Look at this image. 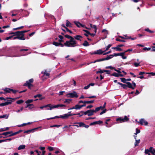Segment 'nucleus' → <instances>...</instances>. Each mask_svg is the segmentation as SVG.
I'll list each match as a JSON object with an SVG mask.
<instances>
[{"label": "nucleus", "instance_id": "nucleus-1", "mask_svg": "<svg viewBox=\"0 0 155 155\" xmlns=\"http://www.w3.org/2000/svg\"><path fill=\"white\" fill-rule=\"evenodd\" d=\"M77 43L74 38L66 41L64 43V45L68 47H73L77 46Z\"/></svg>", "mask_w": 155, "mask_h": 155}, {"label": "nucleus", "instance_id": "nucleus-2", "mask_svg": "<svg viewBox=\"0 0 155 155\" xmlns=\"http://www.w3.org/2000/svg\"><path fill=\"white\" fill-rule=\"evenodd\" d=\"M33 79H31L28 81H26L24 85L26 86H27L29 89H31V87L33 86V85L31 84L33 82Z\"/></svg>", "mask_w": 155, "mask_h": 155}, {"label": "nucleus", "instance_id": "nucleus-3", "mask_svg": "<svg viewBox=\"0 0 155 155\" xmlns=\"http://www.w3.org/2000/svg\"><path fill=\"white\" fill-rule=\"evenodd\" d=\"M71 112H69L67 114H64L60 115V117L61 118H62V119H67L68 117H69L75 115L76 114H71L70 113Z\"/></svg>", "mask_w": 155, "mask_h": 155}, {"label": "nucleus", "instance_id": "nucleus-4", "mask_svg": "<svg viewBox=\"0 0 155 155\" xmlns=\"http://www.w3.org/2000/svg\"><path fill=\"white\" fill-rule=\"evenodd\" d=\"M66 96L68 97L73 98L74 97H77L78 96L76 92L74 91L72 93H69L66 95Z\"/></svg>", "mask_w": 155, "mask_h": 155}, {"label": "nucleus", "instance_id": "nucleus-5", "mask_svg": "<svg viewBox=\"0 0 155 155\" xmlns=\"http://www.w3.org/2000/svg\"><path fill=\"white\" fill-rule=\"evenodd\" d=\"M129 120V118L126 116H125L124 118L120 117L116 119L117 121H119L120 123H122L127 121Z\"/></svg>", "mask_w": 155, "mask_h": 155}, {"label": "nucleus", "instance_id": "nucleus-6", "mask_svg": "<svg viewBox=\"0 0 155 155\" xmlns=\"http://www.w3.org/2000/svg\"><path fill=\"white\" fill-rule=\"evenodd\" d=\"M105 51H103L101 49H99L93 52H91L90 54L91 55L97 54H101Z\"/></svg>", "mask_w": 155, "mask_h": 155}, {"label": "nucleus", "instance_id": "nucleus-7", "mask_svg": "<svg viewBox=\"0 0 155 155\" xmlns=\"http://www.w3.org/2000/svg\"><path fill=\"white\" fill-rule=\"evenodd\" d=\"M127 87H128L129 88H131L133 89H134L135 87H136V84L135 83L133 82V86L132 84L130 82H127Z\"/></svg>", "mask_w": 155, "mask_h": 155}, {"label": "nucleus", "instance_id": "nucleus-8", "mask_svg": "<svg viewBox=\"0 0 155 155\" xmlns=\"http://www.w3.org/2000/svg\"><path fill=\"white\" fill-rule=\"evenodd\" d=\"M138 123L142 125H147L148 124V122L146 121L144 119H141Z\"/></svg>", "mask_w": 155, "mask_h": 155}, {"label": "nucleus", "instance_id": "nucleus-9", "mask_svg": "<svg viewBox=\"0 0 155 155\" xmlns=\"http://www.w3.org/2000/svg\"><path fill=\"white\" fill-rule=\"evenodd\" d=\"M102 123H103V122L102 121L99 120V121H97L94 122H93L90 123V125L92 126V125L96 124H100Z\"/></svg>", "mask_w": 155, "mask_h": 155}, {"label": "nucleus", "instance_id": "nucleus-10", "mask_svg": "<svg viewBox=\"0 0 155 155\" xmlns=\"http://www.w3.org/2000/svg\"><path fill=\"white\" fill-rule=\"evenodd\" d=\"M88 116H91L92 115H94V110L93 109H90L88 110Z\"/></svg>", "mask_w": 155, "mask_h": 155}, {"label": "nucleus", "instance_id": "nucleus-11", "mask_svg": "<svg viewBox=\"0 0 155 155\" xmlns=\"http://www.w3.org/2000/svg\"><path fill=\"white\" fill-rule=\"evenodd\" d=\"M137 62H135L132 64L136 67H137L140 66V62L139 61V59H137Z\"/></svg>", "mask_w": 155, "mask_h": 155}, {"label": "nucleus", "instance_id": "nucleus-12", "mask_svg": "<svg viewBox=\"0 0 155 155\" xmlns=\"http://www.w3.org/2000/svg\"><path fill=\"white\" fill-rule=\"evenodd\" d=\"M48 107H49V110H51L52 109H54L55 108H57V105H51V104H47Z\"/></svg>", "mask_w": 155, "mask_h": 155}, {"label": "nucleus", "instance_id": "nucleus-13", "mask_svg": "<svg viewBox=\"0 0 155 155\" xmlns=\"http://www.w3.org/2000/svg\"><path fill=\"white\" fill-rule=\"evenodd\" d=\"M15 35L19 36H23L24 37V34H22V32L21 31H18L15 32Z\"/></svg>", "mask_w": 155, "mask_h": 155}, {"label": "nucleus", "instance_id": "nucleus-14", "mask_svg": "<svg viewBox=\"0 0 155 155\" xmlns=\"http://www.w3.org/2000/svg\"><path fill=\"white\" fill-rule=\"evenodd\" d=\"M10 99L11 100H8L6 102V103L7 104V105L11 104L12 102V100H14V98H10V97H7L6 99Z\"/></svg>", "mask_w": 155, "mask_h": 155}, {"label": "nucleus", "instance_id": "nucleus-15", "mask_svg": "<svg viewBox=\"0 0 155 155\" xmlns=\"http://www.w3.org/2000/svg\"><path fill=\"white\" fill-rule=\"evenodd\" d=\"M74 38L75 39L80 41H81L82 38V37L80 35H77L75 36Z\"/></svg>", "mask_w": 155, "mask_h": 155}, {"label": "nucleus", "instance_id": "nucleus-16", "mask_svg": "<svg viewBox=\"0 0 155 155\" xmlns=\"http://www.w3.org/2000/svg\"><path fill=\"white\" fill-rule=\"evenodd\" d=\"M64 103L66 104H68L70 103L71 101H72V100L70 99H64Z\"/></svg>", "mask_w": 155, "mask_h": 155}, {"label": "nucleus", "instance_id": "nucleus-17", "mask_svg": "<svg viewBox=\"0 0 155 155\" xmlns=\"http://www.w3.org/2000/svg\"><path fill=\"white\" fill-rule=\"evenodd\" d=\"M150 152H151L153 155L155 154V150L153 148L151 147L150 148Z\"/></svg>", "mask_w": 155, "mask_h": 155}, {"label": "nucleus", "instance_id": "nucleus-18", "mask_svg": "<svg viewBox=\"0 0 155 155\" xmlns=\"http://www.w3.org/2000/svg\"><path fill=\"white\" fill-rule=\"evenodd\" d=\"M91 27L94 29V32L95 33L97 32V28L96 26L95 25H92V24H90Z\"/></svg>", "mask_w": 155, "mask_h": 155}, {"label": "nucleus", "instance_id": "nucleus-19", "mask_svg": "<svg viewBox=\"0 0 155 155\" xmlns=\"http://www.w3.org/2000/svg\"><path fill=\"white\" fill-rule=\"evenodd\" d=\"M12 133V131L7 132L1 134L0 135L7 136L8 134H11Z\"/></svg>", "mask_w": 155, "mask_h": 155}, {"label": "nucleus", "instance_id": "nucleus-20", "mask_svg": "<svg viewBox=\"0 0 155 155\" xmlns=\"http://www.w3.org/2000/svg\"><path fill=\"white\" fill-rule=\"evenodd\" d=\"M25 147V146L24 145H20L18 148V150L24 149Z\"/></svg>", "mask_w": 155, "mask_h": 155}, {"label": "nucleus", "instance_id": "nucleus-21", "mask_svg": "<svg viewBox=\"0 0 155 155\" xmlns=\"http://www.w3.org/2000/svg\"><path fill=\"white\" fill-rule=\"evenodd\" d=\"M117 84L120 85L124 89L126 88L127 87V85L123 84L120 82H118Z\"/></svg>", "mask_w": 155, "mask_h": 155}, {"label": "nucleus", "instance_id": "nucleus-22", "mask_svg": "<svg viewBox=\"0 0 155 155\" xmlns=\"http://www.w3.org/2000/svg\"><path fill=\"white\" fill-rule=\"evenodd\" d=\"M28 107L29 109H31L34 107V105L32 104H28L26 107Z\"/></svg>", "mask_w": 155, "mask_h": 155}, {"label": "nucleus", "instance_id": "nucleus-23", "mask_svg": "<svg viewBox=\"0 0 155 155\" xmlns=\"http://www.w3.org/2000/svg\"><path fill=\"white\" fill-rule=\"evenodd\" d=\"M17 39L19 40H25V39L24 37L23 36H17Z\"/></svg>", "mask_w": 155, "mask_h": 155}, {"label": "nucleus", "instance_id": "nucleus-24", "mask_svg": "<svg viewBox=\"0 0 155 155\" xmlns=\"http://www.w3.org/2000/svg\"><path fill=\"white\" fill-rule=\"evenodd\" d=\"M102 106H100L99 107L96 108L95 110H94V113H96L97 112L99 111L101 109Z\"/></svg>", "mask_w": 155, "mask_h": 155}, {"label": "nucleus", "instance_id": "nucleus-25", "mask_svg": "<svg viewBox=\"0 0 155 155\" xmlns=\"http://www.w3.org/2000/svg\"><path fill=\"white\" fill-rule=\"evenodd\" d=\"M74 23L78 27H80L81 25H82V24L78 21H74Z\"/></svg>", "mask_w": 155, "mask_h": 155}, {"label": "nucleus", "instance_id": "nucleus-26", "mask_svg": "<svg viewBox=\"0 0 155 155\" xmlns=\"http://www.w3.org/2000/svg\"><path fill=\"white\" fill-rule=\"evenodd\" d=\"M4 90L6 93H10L11 91V89L6 88Z\"/></svg>", "mask_w": 155, "mask_h": 155}, {"label": "nucleus", "instance_id": "nucleus-27", "mask_svg": "<svg viewBox=\"0 0 155 155\" xmlns=\"http://www.w3.org/2000/svg\"><path fill=\"white\" fill-rule=\"evenodd\" d=\"M8 117V115L5 114L3 115L0 116V118H5L7 119Z\"/></svg>", "mask_w": 155, "mask_h": 155}, {"label": "nucleus", "instance_id": "nucleus-28", "mask_svg": "<svg viewBox=\"0 0 155 155\" xmlns=\"http://www.w3.org/2000/svg\"><path fill=\"white\" fill-rule=\"evenodd\" d=\"M112 49H116L117 51H121L122 50L121 48H119L117 46V47H112Z\"/></svg>", "mask_w": 155, "mask_h": 155}, {"label": "nucleus", "instance_id": "nucleus-29", "mask_svg": "<svg viewBox=\"0 0 155 155\" xmlns=\"http://www.w3.org/2000/svg\"><path fill=\"white\" fill-rule=\"evenodd\" d=\"M136 141L135 142V146L136 147L138 145V144L140 143V140L139 139L137 140V139L135 140Z\"/></svg>", "mask_w": 155, "mask_h": 155}, {"label": "nucleus", "instance_id": "nucleus-30", "mask_svg": "<svg viewBox=\"0 0 155 155\" xmlns=\"http://www.w3.org/2000/svg\"><path fill=\"white\" fill-rule=\"evenodd\" d=\"M120 54H121L120 55V56H121L123 59H126L127 58V57L124 56V55L125 54L124 52L120 53Z\"/></svg>", "mask_w": 155, "mask_h": 155}, {"label": "nucleus", "instance_id": "nucleus-31", "mask_svg": "<svg viewBox=\"0 0 155 155\" xmlns=\"http://www.w3.org/2000/svg\"><path fill=\"white\" fill-rule=\"evenodd\" d=\"M75 109L76 110H79L81 109V105L79 104H76L75 105Z\"/></svg>", "mask_w": 155, "mask_h": 155}, {"label": "nucleus", "instance_id": "nucleus-32", "mask_svg": "<svg viewBox=\"0 0 155 155\" xmlns=\"http://www.w3.org/2000/svg\"><path fill=\"white\" fill-rule=\"evenodd\" d=\"M113 57H114V56H113V55H110L109 56H107L106 58H105V59H106V60H108L109 59H110L112 58Z\"/></svg>", "mask_w": 155, "mask_h": 155}, {"label": "nucleus", "instance_id": "nucleus-33", "mask_svg": "<svg viewBox=\"0 0 155 155\" xmlns=\"http://www.w3.org/2000/svg\"><path fill=\"white\" fill-rule=\"evenodd\" d=\"M83 45L85 46H88L89 45L87 41H85L84 43H83Z\"/></svg>", "mask_w": 155, "mask_h": 155}, {"label": "nucleus", "instance_id": "nucleus-34", "mask_svg": "<svg viewBox=\"0 0 155 155\" xmlns=\"http://www.w3.org/2000/svg\"><path fill=\"white\" fill-rule=\"evenodd\" d=\"M94 100L88 101H85L84 102L85 103V104H89L93 103H94Z\"/></svg>", "mask_w": 155, "mask_h": 155}, {"label": "nucleus", "instance_id": "nucleus-35", "mask_svg": "<svg viewBox=\"0 0 155 155\" xmlns=\"http://www.w3.org/2000/svg\"><path fill=\"white\" fill-rule=\"evenodd\" d=\"M104 72V70H101L99 69V70L96 72L97 73H103Z\"/></svg>", "mask_w": 155, "mask_h": 155}, {"label": "nucleus", "instance_id": "nucleus-36", "mask_svg": "<svg viewBox=\"0 0 155 155\" xmlns=\"http://www.w3.org/2000/svg\"><path fill=\"white\" fill-rule=\"evenodd\" d=\"M112 46V45L111 44L108 45V46L106 47V49L104 51H107L109 49V48H110Z\"/></svg>", "mask_w": 155, "mask_h": 155}, {"label": "nucleus", "instance_id": "nucleus-37", "mask_svg": "<svg viewBox=\"0 0 155 155\" xmlns=\"http://www.w3.org/2000/svg\"><path fill=\"white\" fill-rule=\"evenodd\" d=\"M150 152V149H145V153L147 154L148 155H150L149 152Z\"/></svg>", "mask_w": 155, "mask_h": 155}, {"label": "nucleus", "instance_id": "nucleus-38", "mask_svg": "<svg viewBox=\"0 0 155 155\" xmlns=\"http://www.w3.org/2000/svg\"><path fill=\"white\" fill-rule=\"evenodd\" d=\"M65 37L66 38H69V39H70V40L73 38H73L72 37L68 35H65Z\"/></svg>", "mask_w": 155, "mask_h": 155}, {"label": "nucleus", "instance_id": "nucleus-39", "mask_svg": "<svg viewBox=\"0 0 155 155\" xmlns=\"http://www.w3.org/2000/svg\"><path fill=\"white\" fill-rule=\"evenodd\" d=\"M23 102L24 101L23 100H20L17 101L16 102V103L18 104H20L21 103H23Z\"/></svg>", "mask_w": 155, "mask_h": 155}, {"label": "nucleus", "instance_id": "nucleus-40", "mask_svg": "<svg viewBox=\"0 0 155 155\" xmlns=\"http://www.w3.org/2000/svg\"><path fill=\"white\" fill-rule=\"evenodd\" d=\"M53 44L56 46H59V43L54 41L53 42Z\"/></svg>", "mask_w": 155, "mask_h": 155}, {"label": "nucleus", "instance_id": "nucleus-41", "mask_svg": "<svg viewBox=\"0 0 155 155\" xmlns=\"http://www.w3.org/2000/svg\"><path fill=\"white\" fill-rule=\"evenodd\" d=\"M33 100L32 99L28 100L25 101V103L29 104L33 102Z\"/></svg>", "mask_w": 155, "mask_h": 155}, {"label": "nucleus", "instance_id": "nucleus-42", "mask_svg": "<svg viewBox=\"0 0 155 155\" xmlns=\"http://www.w3.org/2000/svg\"><path fill=\"white\" fill-rule=\"evenodd\" d=\"M78 124L79 125V127H84V124L82 122H80L78 123Z\"/></svg>", "mask_w": 155, "mask_h": 155}, {"label": "nucleus", "instance_id": "nucleus-43", "mask_svg": "<svg viewBox=\"0 0 155 155\" xmlns=\"http://www.w3.org/2000/svg\"><path fill=\"white\" fill-rule=\"evenodd\" d=\"M70 24H71L70 22L68 20H67L66 21V26L67 27H71V26L70 25Z\"/></svg>", "mask_w": 155, "mask_h": 155}, {"label": "nucleus", "instance_id": "nucleus-44", "mask_svg": "<svg viewBox=\"0 0 155 155\" xmlns=\"http://www.w3.org/2000/svg\"><path fill=\"white\" fill-rule=\"evenodd\" d=\"M102 32L104 33L105 34L107 35L108 34V31L105 29H104L103 30H102Z\"/></svg>", "mask_w": 155, "mask_h": 155}, {"label": "nucleus", "instance_id": "nucleus-45", "mask_svg": "<svg viewBox=\"0 0 155 155\" xmlns=\"http://www.w3.org/2000/svg\"><path fill=\"white\" fill-rule=\"evenodd\" d=\"M119 74L114 72L112 74V75L116 77H119Z\"/></svg>", "mask_w": 155, "mask_h": 155}, {"label": "nucleus", "instance_id": "nucleus-46", "mask_svg": "<svg viewBox=\"0 0 155 155\" xmlns=\"http://www.w3.org/2000/svg\"><path fill=\"white\" fill-rule=\"evenodd\" d=\"M57 108H58L59 107H66V106L65 105L63 104H59L57 105Z\"/></svg>", "mask_w": 155, "mask_h": 155}, {"label": "nucleus", "instance_id": "nucleus-47", "mask_svg": "<svg viewBox=\"0 0 155 155\" xmlns=\"http://www.w3.org/2000/svg\"><path fill=\"white\" fill-rule=\"evenodd\" d=\"M120 80L121 81L124 83H126V79L124 78H120Z\"/></svg>", "mask_w": 155, "mask_h": 155}, {"label": "nucleus", "instance_id": "nucleus-48", "mask_svg": "<svg viewBox=\"0 0 155 155\" xmlns=\"http://www.w3.org/2000/svg\"><path fill=\"white\" fill-rule=\"evenodd\" d=\"M23 107H21V108H20V109H19V110H17V111H16V112L17 113H19V112H20V111H22L23 110Z\"/></svg>", "mask_w": 155, "mask_h": 155}, {"label": "nucleus", "instance_id": "nucleus-49", "mask_svg": "<svg viewBox=\"0 0 155 155\" xmlns=\"http://www.w3.org/2000/svg\"><path fill=\"white\" fill-rule=\"evenodd\" d=\"M145 31H148L150 33H153V31H151L150 30L149 28H146L145 29Z\"/></svg>", "mask_w": 155, "mask_h": 155}, {"label": "nucleus", "instance_id": "nucleus-50", "mask_svg": "<svg viewBox=\"0 0 155 155\" xmlns=\"http://www.w3.org/2000/svg\"><path fill=\"white\" fill-rule=\"evenodd\" d=\"M121 54H120V53H114L113 56H120V55H121Z\"/></svg>", "mask_w": 155, "mask_h": 155}, {"label": "nucleus", "instance_id": "nucleus-51", "mask_svg": "<svg viewBox=\"0 0 155 155\" xmlns=\"http://www.w3.org/2000/svg\"><path fill=\"white\" fill-rule=\"evenodd\" d=\"M48 149L50 150V151H52L54 150V148L53 147H48Z\"/></svg>", "mask_w": 155, "mask_h": 155}, {"label": "nucleus", "instance_id": "nucleus-52", "mask_svg": "<svg viewBox=\"0 0 155 155\" xmlns=\"http://www.w3.org/2000/svg\"><path fill=\"white\" fill-rule=\"evenodd\" d=\"M41 94H38L37 95H35L34 96V97L35 98H36L37 97H41Z\"/></svg>", "mask_w": 155, "mask_h": 155}, {"label": "nucleus", "instance_id": "nucleus-53", "mask_svg": "<svg viewBox=\"0 0 155 155\" xmlns=\"http://www.w3.org/2000/svg\"><path fill=\"white\" fill-rule=\"evenodd\" d=\"M144 50H147L149 51L151 49V48H147L146 47H145L143 49Z\"/></svg>", "mask_w": 155, "mask_h": 155}, {"label": "nucleus", "instance_id": "nucleus-54", "mask_svg": "<svg viewBox=\"0 0 155 155\" xmlns=\"http://www.w3.org/2000/svg\"><path fill=\"white\" fill-rule=\"evenodd\" d=\"M7 104L5 102V103H1V104H0V106H6V105H7Z\"/></svg>", "mask_w": 155, "mask_h": 155}, {"label": "nucleus", "instance_id": "nucleus-55", "mask_svg": "<svg viewBox=\"0 0 155 155\" xmlns=\"http://www.w3.org/2000/svg\"><path fill=\"white\" fill-rule=\"evenodd\" d=\"M27 125V123H24L22 124H21V125H18V127H22V126H25L26 125Z\"/></svg>", "mask_w": 155, "mask_h": 155}, {"label": "nucleus", "instance_id": "nucleus-56", "mask_svg": "<svg viewBox=\"0 0 155 155\" xmlns=\"http://www.w3.org/2000/svg\"><path fill=\"white\" fill-rule=\"evenodd\" d=\"M104 72H106V73L107 74H110V71L107 70H104Z\"/></svg>", "mask_w": 155, "mask_h": 155}, {"label": "nucleus", "instance_id": "nucleus-57", "mask_svg": "<svg viewBox=\"0 0 155 155\" xmlns=\"http://www.w3.org/2000/svg\"><path fill=\"white\" fill-rule=\"evenodd\" d=\"M106 109H105V110H103L100 113V115H102L103 114L105 113L106 112Z\"/></svg>", "mask_w": 155, "mask_h": 155}, {"label": "nucleus", "instance_id": "nucleus-58", "mask_svg": "<svg viewBox=\"0 0 155 155\" xmlns=\"http://www.w3.org/2000/svg\"><path fill=\"white\" fill-rule=\"evenodd\" d=\"M106 60V59H105V58L101 59H100L97 60V61L98 62H99V61H104V60Z\"/></svg>", "mask_w": 155, "mask_h": 155}, {"label": "nucleus", "instance_id": "nucleus-59", "mask_svg": "<svg viewBox=\"0 0 155 155\" xmlns=\"http://www.w3.org/2000/svg\"><path fill=\"white\" fill-rule=\"evenodd\" d=\"M60 126V125H51L50 126L51 127H59Z\"/></svg>", "mask_w": 155, "mask_h": 155}, {"label": "nucleus", "instance_id": "nucleus-60", "mask_svg": "<svg viewBox=\"0 0 155 155\" xmlns=\"http://www.w3.org/2000/svg\"><path fill=\"white\" fill-rule=\"evenodd\" d=\"M93 106L92 105H90L87 106L86 107L87 109H90L92 107H93Z\"/></svg>", "mask_w": 155, "mask_h": 155}, {"label": "nucleus", "instance_id": "nucleus-61", "mask_svg": "<svg viewBox=\"0 0 155 155\" xmlns=\"http://www.w3.org/2000/svg\"><path fill=\"white\" fill-rule=\"evenodd\" d=\"M12 37H13L12 36L7 37L6 38L5 40H8L11 38Z\"/></svg>", "mask_w": 155, "mask_h": 155}, {"label": "nucleus", "instance_id": "nucleus-62", "mask_svg": "<svg viewBox=\"0 0 155 155\" xmlns=\"http://www.w3.org/2000/svg\"><path fill=\"white\" fill-rule=\"evenodd\" d=\"M90 87V85H88L87 86H85L84 87V89H88Z\"/></svg>", "mask_w": 155, "mask_h": 155}, {"label": "nucleus", "instance_id": "nucleus-63", "mask_svg": "<svg viewBox=\"0 0 155 155\" xmlns=\"http://www.w3.org/2000/svg\"><path fill=\"white\" fill-rule=\"evenodd\" d=\"M48 106L47 105L43 106L40 107V108L41 109H43V108L47 107Z\"/></svg>", "mask_w": 155, "mask_h": 155}, {"label": "nucleus", "instance_id": "nucleus-64", "mask_svg": "<svg viewBox=\"0 0 155 155\" xmlns=\"http://www.w3.org/2000/svg\"><path fill=\"white\" fill-rule=\"evenodd\" d=\"M136 132L138 134L140 132V130H138L137 128L136 129Z\"/></svg>", "mask_w": 155, "mask_h": 155}]
</instances>
